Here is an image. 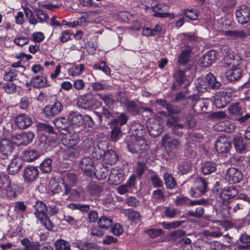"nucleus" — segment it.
I'll list each match as a JSON object with an SVG mask.
<instances>
[{
    "label": "nucleus",
    "instance_id": "obj_57",
    "mask_svg": "<svg viewBox=\"0 0 250 250\" xmlns=\"http://www.w3.org/2000/svg\"><path fill=\"white\" fill-rule=\"evenodd\" d=\"M49 187L53 193H59L62 191V186L55 181H51L50 182Z\"/></svg>",
    "mask_w": 250,
    "mask_h": 250
},
{
    "label": "nucleus",
    "instance_id": "obj_11",
    "mask_svg": "<svg viewBox=\"0 0 250 250\" xmlns=\"http://www.w3.org/2000/svg\"><path fill=\"white\" fill-rule=\"evenodd\" d=\"M39 175V171L37 167L27 166L24 170L23 177L25 182L32 183L36 181Z\"/></svg>",
    "mask_w": 250,
    "mask_h": 250
},
{
    "label": "nucleus",
    "instance_id": "obj_47",
    "mask_svg": "<svg viewBox=\"0 0 250 250\" xmlns=\"http://www.w3.org/2000/svg\"><path fill=\"white\" fill-rule=\"evenodd\" d=\"M102 145V144L101 143L99 144L94 147L93 151L92 152V157L97 160L100 159L102 157H103V155L105 152L104 150L101 148Z\"/></svg>",
    "mask_w": 250,
    "mask_h": 250
},
{
    "label": "nucleus",
    "instance_id": "obj_50",
    "mask_svg": "<svg viewBox=\"0 0 250 250\" xmlns=\"http://www.w3.org/2000/svg\"><path fill=\"white\" fill-rule=\"evenodd\" d=\"M214 104L217 108L224 107L227 104V103L225 101V97L221 96L220 94H216L214 96Z\"/></svg>",
    "mask_w": 250,
    "mask_h": 250
},
{
    "label": "nucleus",
    "instance_id": "obj_45",
    "mask_svg": "<svg viewBox=\"0 0 250 250\" xmlns=\"http://www.w3.org/2000/svg\"><path fill=\"white\" fill-rule=\"evenodd\" d=\"M73 244L80 250H91L95 249L96 247L94 244L91 243L83 242L80 241L74 243Z\"/></svg>",
    "mask_w": 250,
    "mask_h": 250
},
{
    "label": "nucleus",
    "instance_id": "obj_24",
    "mask_svg": "<svg viewBox=\"0 0 250 250\" xmlns=\"http://www.w3.org/2000/svg\"><path fill=\"white\" fill-rule=\"evenodd\" d=\"M207 201L203 199L190 200L186 197L182 196L176 199L175 204L176 206L186 205L188 206H193L197 205H206Z\"/></svg>",
    "mask_w": 250,
    "mask_h": 250
},
{
    "label": "nucleus",
    "instance_id": "obj_36",
    "mask_svg": "<svg viewBox=\"0 0 250 250\" xmlns=\"http://www.w3.org/2000/svg\"><path fill=\"white\" fill-rule=\"evenodd\" d=\"M234 146L238 153H242L247 147V145L241 137H236L233 139Z\"/></svg>",
    "mask_w": 250,
    "mask_h": 250
},
{
    "label": "nucleus",
    "instance_id": "obj_46",
    "mask_svg": "<svg viewBox=\"0 0 250 250\" xmlns=\"http://www.w3.org/2000/svg\"><path fill=\"white\" fill-rule=\"evenodd\" d=\"M94 170L93 174L99 179H104L108 175V170L105 167H95Z\"/></svg>",
    "mask_w": 250,
    "mask_h": 250
},
{
    "label": "nucleus",
    "instance_id": "obj_63",
    "mask_svg": "<svg viewBox=\"0 0 250 250\" xmlns=\"http://www.w3.org/2000/svg\"><path fill=\"white\" fill-rule=\"evenodd\" d=\"M125 105L128 112L133 113L137 111L136 103L133 101H126L125 103Z\"/></svg>",
    "mask_w": 250,
    "mask_h": 250
},
{
    "label": "nucleus",
    "instance_id": "obj_51",
    "mask_svg": "<svg viewBox=\"0 0 250 250\" xmlns=\"http://www.w3.org/2000/svg\"><path fill=\"white\" fill-rule=\"evenodd\" d=\"M34 13L36 16L41 22L46 21L49 18L48 14L41 9L36 8L34 10Z\"/></svg>",
    "mask_w": 250,
    "mask_h": 250
},
{
    "label": "nucleus",
    "instance_id": "obj_3",
    "mask_svg": "<svg viewBox=\"0 0 250 250\" xmlns=\"http://www.w3.org/2000/svg\"><path fill=\"white\" fill-rule=\"evenodd\" d=\"M196 39V36L193 33H187L185 34L184 40L187 42L181 47V52L178 56V62L183 65L187 64L189 61L192 52L191 46L189 44L192 41Z\"/></svg>",
    "mask_w": 250,
    "mask_h": 250
},
{
    "label": "nucleus",
    "instance_id": "obj_14",
    "mask_svg": "<svg viewBox=\"0 0 250 250\" xmlns=\"http://www.w3.org/2000/svg\"><path fill=\"white\" fill-rule=\"evenodd\" d=\"M0 190L3 196L8 195L12 191L9 176L2 172H0Z\"/></svg>",
    "mask_w": 250,
    "mask_h": 250
},
{
    "label": "nucleus",
    "instance_id": "obj_49",
    "mask_svg": "<svg viewBox=\"0 0 250 250\" xmlns=\"http://www.w3.org/2000/svg\"><path fill=\"white\" fill-rule=\"evenodd\" d=\"M37 145L41 149H46L50 146V142L46 135H41L38 141Z\"/></svg>",
    "mask_w": 250,
    "mask_h": 250
},
{
    "label": "nucleus",
    "instance_id": "obj_17",
    "mask_svg": "<svg viewBox=\"0 0 250 250\" xmlns=\"http://www.w3.org/2000/svg\"><path fill=\"white\" fill-rule=\"evenodd\" d=\"M146 126L150 135L154 137L159 136L163 131L162 125L154 119H149L147 122Z\"/></svg>",
    "mask_w": 250,
    "mask_h": 250
},
{
    "label": "nucleus",
    "instance_id": "obj_27",
    "mask_svg": "<svg viewBox=\"0 0 250 250\" xmlns=\"http://www.w3.org/2000/svg\"><path fill=\"white\" fill-rule=\"evenodd\" d=\"M226 176L230 183H237L242 178L241 171L233 167L228 169Z\"/></svg>",
    "mask_w": 250,
    "mask_h": 250
},
{
    "label": "nucleus",
    "instance_id": "obj_40",
    "mask_svg": "<svg viewBox=\"0 0 250 250\" xmlns=\"http://www.w3.org/2000/svg\"><path fill=\"white\" fill-rule=\"evenodd\" d=\"M216 167V164L213 161H207L202 167V172L204 175L210 174L213 172Z\"/></svg>",
    "mask_w": 250,
    "mask_h": 250
},
{
    "label": "nucleus",
    "instance_id": "obj_8",
    "mask_svg": "<svg viewBox=\"0 0 250 250\" xmlns=\"http://www.w3.org/2000/svg\"><path fill=\"white\" fill-rule=\"evenodd\" d=\"M34 138V135L32 132H24L14 136L12 141L17 146L27 145L32 142Z\"/></svg>",
    "mask_w": 250,
    "mask_h": 250
},
{
    "label": "nucleus",
    "instance_id": "obj_52",
    "mask_svg": "<svg viewBox=\"0 0 250 250\" xmlns=\"http://www.w3.org/2000/svg\"><path fill=\"white\" fill-rule=\"evenodd\" d=\"M56 250H70L69 243L63 240H60L55 242Z\"/></svg>",
    "mask_w": 250,
    "mask_h": 250
},
{
    "label": "nucleus",
    "instance_id": "obj_28",
    "mask_svg": "<svg viewBox=\"0 0 250 250\" xmlns=\"http://www.w3.org/2000/svg\"><path fill=\"white\" fill-rule=\"evenodd\" d=\"M223 35L230 40H244L247 37V34L244 31L238 30L225 31Z\"/></svg>",
    "mask_w": 250,
    "mask_h": 250
},
{
    "label": "nucleus",
    "instance_id": "obj_5",
    "mask_svg": "<svg viewBox=\"0 0 250 250\" xmlns=\"http://www.w3.org/2000/svg\"><path fill=\"white\" fill-rule=\"evenodd\" d=\"M67 120L69 122L71 128H76L82 126L85 120L90 126L94 125V122L88 115H86L85 118L78 111H70L68 113Z\"/></svg>",
    "mask_w": 250,
    "mask_h": 250
},
{
    "label": "nucleus",
    "instance_id": "obj_54",
    "mask_svg": "<svg viewBox=\"0 0 250 250\" xmlns=\"http://www.w3.org/2000/svg\"><path fill=\"white\" fill-rule=\"evenodd\" d=\"M32 102V98L30 97H23L21 99L19 106L22 109H26Z\"/></svg>",
    "mask_w": 250,
    "mask_h": 250
},
{
    "label": "nucleus",
    "instance_id": "obj_58",
    "mask_svg": "<svg viewBox=\"0 0 250 250\" xmlns=\"http://www.w3.org/2000/svg\"><path fill=\"white\" fill-rule=\"evenodd\" d=\"M45 36L41 32H34L31 37V40L35 42H41L43 41Z\"/></svg>",
    "mask_w": 250,
    "mask_h": 250
},
{
    "label": "nucleus",
    "instance_id": "obj_26",
    "mask_svg": "<svg viewBox=\"0 0 250 250\" xmlns=\"http://www.w3.org/2000/svg\"><path fill=\"white\" fill-rule=\"evenodd\" d=\"M215 130L218 131H225L227 132H231L235 129L234 125L228 121H221L213 126Z\"/></svg>",
    "mask_w": 250,
    "mask_h": 250
},
{
    "label": "nucleus",
    "instance_id": "obj_56",
    "mask_svg": "<svg viewBox=\"0 0 250 250\" xmlns=\"http://www.w3.org/2000/svg\"><path fill=\"white\" fill-rule=\"evenodd\" d=\"M79 4L82 7H99V4L93 0H78Z\"/></svg>",
    "mask_w": 250,
    "mask_h": 250
},
{
    "label": "nucleus",
    "instance_id": "obj_20",
    "mask_svg": "<svg viewBox=\"0 0 250 250\" xmlns=\"http://www.w3.org/2000/svg\"><path fill=\"white\" fill-rule=\"evenodd\" d=\"M82 170L87 175L91 176L95 168L94 162L90 157H84L80 163Z\"/></svg>",
    "mask_w": 250,
    "mask_h": 250
},
{
    "label": "nucleus",
    "instance_id": "obj_2",
    "mask_svg": "<svg viewBox=\"0 0 250 250\" xmlns=\"http://www.w3.org/2000/svg\"><path fill=\"white\" fill-rule=\"evenodd\" d=\"M237 194V190L233 186H229L224 189L217 198L216 204L215 205L216 209L220 212L224 211V216H227L229 214L230 207L229 206L230 199Z\"/></svg>",
    "mask_w": 250,
    "mask_h": 250
},
{
    "label": "nucleus",
    "instance_id": "obj_62",
    "mask_svg": "<svg viewBox=\"0 0 250 250\" xmlns=\"http://www.w3.org/2000/svg\"><path fill=\"white\" fill-rule=\"evenodd\" d=\"M14 43L18 46H23L29 42V39L23 36H18L15 38Z\"/></svg>",
    "mask_w": 250,
    "mask_h": 250
},
{
    "label": "nucleus",
    "instance_id": "obj_64",
    "mask_svg": "<svg viewBox=\"0 0 250 250\" xmlns=\"http://www.w3.org/2000/svg\"><path fill=\"white\" fill-rule=\"evenodd\" d=\"M184 15L185 17L193 21L197 20L198 17V14L197 12L192 9H187L185 10L184 11Z\"/></svg>",
    "mask_w": 250,
    "mask_h": 250
},
{
    "label": "nucleus",
    "instance_id": "obj_30",
    "mask_svg": "<svg viewBox=\"0 0 250 250\" xmlns=\"http://www.w3.org/2000/svg\"><path fill=\"white\" fill-rule=\"evenodd\" d=\"M94 100L85 95L80 97L77 100V105L84 109H90L93 106Z\"/></svg>",
    "mask_w": 250,
    "mask_h": 250
},
{
    "label": "nucleus",
    "instance_id": "obj_61",
    "mask_svg": "<svg viewBox=\"0 0 250 250\" xmlns=\"http://www.w3.org/2000/svg\"><path fill=\"white\" fill-rule=\"evenodd\" d=\"M142 4L146 10L150 9L155 10L154 6L156 5V1L155 0H143Z\"/></svg>",
    "mask_w": 250,
    "mask_h": 250
},
{
    "label": "nucleus",
    "instance_id": "obj_16",
    "mask_svg": "<svg viewBox=\"0 0 250 250\" xmlns=\"http://www.w3.org/2000/svg\"><path fill=\"white\" fill-rule=\"evenodd\" d=\"M80 141V137L77 132H68L63 135L62 142L66 147L76 146Z\"/></svg>",
    "mask_w": 250,
    "mask_h": 250
},
{
    "label": "nucleus",
    "instance_id": "obj_43",
    "mask_svg": "<svg viewBox=\"0 0 250 250\" xmlns=\"http://www.w3.org/2000/svg\"><path fill=\"white\" fill-rule=\"evenodd\" d=\"M229 113L234 117H238L242 115L243 111L239 104L237 102L232 103L228 108Z\"/></svg>",
    "mask_w": 250,
    "mask_h": 250
},
{
    "label": "nucleus",
    "instance_id": "obj_59",
    "mask_svg": "<svg viewBox=\"0 0 250 250\" xmlns=\"http://www.w3.org/2000/svg\"><path fill=\"white\" fill-rule=\"evenodd\" d=\"M140 213L133 209H130L128 210V217L132 221L137 222L140 220Z\"/></svg>",
    "mask_w": 250,
    "mask_h": 250
},
{
    "label": "nucleus",
    "instance_id": "obj_29",
    "mask_svg": "<svg viewBox=\"0 0 250 250\" xmlns=\"http://www.w3.org/2000/svg\"><path fill=\"white\" fill-rule=\"evenodd\" d=\"M171 119L172 120H168L167 121V125L172 129L174 134L177 136H181L183 133L181 130L184 128L185 125L182 124L178 123L177 119L174 117H172Z\"/></svg>",
    "mask_w": 250,
    "mask_h": 250
},
{
    "label": "nucleus",
    "instance_id": "obj_4",
    "mask_svg": "<svg viewBox=\"0 0 250 250\" xmlns=\"http://www.w3.org/2000/svg\"><path fill=\"white\" fill-rule=\"evenodd\" d=\"M36 210L35 215L40 221V223L44 226L48 230L52 229V224L46 215V207L42 201H37L34 205Z\"/></svg>",
    "mask_w": 250,
    "mask_h": 250
},
{
    "label": "nucleus",
    "instance_id": "obj_15",
    "mask_svg": "<svg viewBox=\"0 0 250 250\" xmlns=\"http://www.w3.org/2000/svg\"><path fill=\"white\" fill-rule=\"evenodd\" d=\"M125 180V174L123 170L114 167L111 170L109 175V180L112 185H117Z\"/></svg>",
    "mask_w": 250,
    "mask_h": 250
},
{
    "label": "nucleus",
    "instance_id": "obj_31",
    "mask_svg": "<svg viewBox=\"0 0 250 250\" xmlns=\"http://www.w3.org/2000/svg\"><path fill=\"white\" fill-rule=\"evenodd\" d=\"M29 84L36 88H42L49 85L46 78L42 76H36L33 78L30 83H27V85Z\"/></svg>",
    "mask_w": 250,
    "mask_h": 250
},
{
    "label": "nucleus",
    "instance_id": "obj_12",
    "mask_svg": "<svg viewBox=\"0 0 250 250\" xmlns=\"http://www.w3.org/2000/svg\"><path fill=\"white\" fill-rule=\"evenodd\" d=\"M62 184L64 188V191L63 193V195H67L70 192V186H74L77 181V177L76 174L74 173H67L64 175L62 179Z\"/></svg>",
    "mask_w": 250,
    "mask_h": 250
},
{
    "label": "nucleus",
    "instance_id": "obj_6",
    "mask_svg": "<svg viewBox=\"0 0 250 250\" xmlns=\"http://www.w3.org/2000/svg\"><path fill=\"white\" fill-rule=\"evenodd\" d=\"M127 147L129 151L132 153H141L148 148L146 140L140 137L132 136L127 142Z\"/></svg>",
    "mask_w": 250,
    "mask_h": 250
},
{
    "label": "nucleus",
    "instance_id": "obj_10",
    "mask_svg": "<svg viewBox=\"0 0 250 250\" xmlns=\"http://www.w3.org/2000/svg\"><path fill=\"white\" fill-rule=\"evenodd\" d=\"M236 17L238 23L244 24L250 20V9L246 5L238 7L235 12Z\"/></svg>",
    "mask_w": 250,
    "mask_h": 250
},
{
    "label": "nucleus",
    "instance_id": "obj_9",
    "mask_svg": "<svg viewBox=\"0 0 250 250\" xmlns=\"http://www.w3.org/2000/svg\"><path fill=\"white\" fill-rule=\"evenodd\" d=\"M195 187L191 188L189 194L193 197H197L203 194L207 190V184L205 181L201 177L197 178L194 181Z\"/></svg>",
    "mask_w": 250,
    "mask_h": 250
},
{
    "label": "nucleus",
    "instance_id": "obj_25",
    "mask_svg": "<svg viewBox=\"0 0 250 250\" xmlns=\"http://www.w3.org/2000/svg\"><path fill=\"white\" fill-rule=\"evenodd\" d=\"M22 165V161L18 157L12 159L11 163L8 165L7 170L11 175H14L19 172Z\"/></svg>",
    "mask_w": 250,
    "mask_h": 250
},
{
    "label": "nucleus",
    "instance_id": "obj_23",
    "mask_svg": "<svg viewBox=\"0 0 250 250\" xmlns=\"http://www.w3.org/2000/svg\"><path fill=\"white\" fill-rule=\"evenodd\" d=\"M63 109V105L60 102H56L54 104L48 105L43 109L44 113L47 116H54L59 114Z\"/></svg>",
    "mask_w": 250,
    "mask_h": 250
},
{
    "label": "nucleus",
    "instance_id": "obj_60",
    "mask_svg": "<svg viewBox=\"0 0 250 250\" xmlns=\"http://www.w3.org/2000/svg\"><path fill=\"white\" fill-rule=\"evenodd\" d=\"M178 213V210L172 207H166L164 211L165 215L168 218H173Z\"/></svg>",
    "mask_w": 250,
    "mask_h": 250
},
{
    "label": "nucleus",
    "instance_id": "obj_33",
    "mask_svg": "<svg viewBox=\"0 0 250 250\" xmlns=\"http://www.w3.org/2000/svg\"><path fill=\"white\" fill-rule=\"evenodd\" d=\"M54 123L55 125L58 128L66 131H69L71 127L69 122L64 117H62L56 119L54 120Z\"/></svg>",
    "mask_w": 250,
    "mask_h": 250
},
{
    "label": "nucleus",
    "instance_id": "obj_37",
    "mask_svg": "<svg viewBox=\"0 0 250 250\" xmlns=\"http://www.w3.org/2000/svg\"><path fill=\"white\" fill-rule=\"evenodd\" d=\"M85 69V66L83 64H74L69 69L67 72L70 76H78L81 75Z\"/></svg>",
    "mask_w": 250,
    "mask_h": 250
},
{
    "label": "nucleus",
    "instance_id": "obj_55",
    "mask_svg": "<svg viewBox=\"0 0 250 250\" xmlns=\"http://www.w3.org/2000/svg\"><path fill=\"white\" fill-rule=\"evenodd\" d=\"M205 211L204 208L203 207H198L196 208L195 211L194 210H188L187 212V214L190 216L200 218L204 214Z\"/></svg>",
    "mask_w": 250,
    "mask_h": 250
},
{
    "label": "nucleus",
    "instance_id": "obj_41",
    "mask_svg": "<svg viewBox=\"0 0 250 250\" xmlns=\"http://www.w3.org/2000/svg\"><path fill=\"white\" fill-rule=\"evenodd\" d=\"M113 224V219L110 216H103L98 220V225L100 228L106 229Z\"/></svg>",
    "mask_w": 250,
    "mask_h": 250
},
{
    "label": "nucleus",
    "instance_id": "obj_48",
    "mask_svg": "<svg viewBox=\"0 0 250 250\" xmlns=\"http://www.w3.org/2000/svg\"><path fill=\"white\" fill-rule=\"evenodd\" d=\"M164 178L166 187L170 189H173L176 186V182L174 178L169 173H166L164 175Z\"/></svg>",
    "mask_w": 250,
    "mask_h": 250
},
{
    "label": "nucleus",
    "instance_id": "obj_32",
    "mask_svg": "<svg viewBox=\"0 0 250 250\" xmlns=\"http://www.w3.org/2000/svg\"><path fill=\"white\" fill-rule=\"evenodd\" d=\"M41 154L34 149L26 150L23 151L21 155L22 159L28 162H31L39 158Z\"/></svg>",
    "mask_w": 250,
    "mask_h": 250
},
{
    "label": "nucleus",
    "instance_id": "obj_35",
    "mask_svg": "<svg viewBox=\"0 0 250 250\" xmlns=\"http://www.w3.org/2000/svg\"><path fill=\"white\" fill-rule=\"evenodd\" d=\"M111 131V139L113 141H116L122 136V132L121 127L117 126L115 121H112L110 125Z\"/></svg>",
    "mask_w": 250,
    "mask_h": 250
},
{
    "label": "nucleus",
    "instance_id": "obj_13",
    "mask_svg": "<svg viewBox=\"0 0 250 250\" xmlns=\"http://www.w3.org/2000/svg\"><path fill=\"white\" fill-rule=\"evenodd\" d=\"M230 140L225 136L220 137L216 141L215 149L219 153H227L231 148Z\"/></svg>",
    "mask_w": 250,
    "mask_h": 250
},
{
    "label": "nucleus",
    "instance_id": "obj_1",
    "mask_svg": "<svg viewBox=\"0 0 250 250\" xmlns=\"http://www.w3.org/2000/svg\"><path fill=\"white\" fill-rule=\"evenodd\" d=\"M221 52L224 55V63L228 67L226 72L228 80L230 81L238 80L242 74L241 68V58L238 55H235L227 45L222 47Z\"/></svg>",
    "mask_w": 250,
    "mask_h": 250
},
{
    "label": "nucleus",
    "instance_id": "obj_19",
    "mask_svg": "<svg viewBox=\"0 0 250 250\" xmlns=\"http://www.w3.org/2000/svg\"><path fill=\"white\" fill-rule=\"evenodd\" d=\"M169 134H166L162 138V145L166 149L171 150L178 149L180 146V143L177 139H171Z\"/></svg>",
    "mask_w": 250,
    "mask_h": 250
},
{
    "label": "nucleus",
    "instance_id": "obj_34",
    "mask_svg": "<svg viewBox=\"0 0 250 250\" xmlns=\"http://www.w3.org/2000/svg\"><path fill=\"white\" fill-rule=\"evenodd\" d=\"M103 159L105 163L113 165L118 161V157L114 150H109L104 153Z\"/></svg>",
    "mask_w": 250,
    "mask_h": 250
},
{
    "label": "nucleus",
    "instance_id": "obj_18",
    "mask_svg": "<svg viewBox=\"0 0 250 250\" xmlns=\"http://www.w3.org/2000/svg\"><path fill=\"white\" fill-rule=\"evenodd\" d=\"M15 122L19 128L25 129L31 125L32 119L25 114H20L16 117Z\"/></svg>",
    "mask_w": 250,
    "mask_h": 250
},
{
    "label": "nucleus",
    "instance_id": "obj_22",
    "mask_svg": "<svg viewBox=\"0 0 250 250\" xmlns=\"http://www.w3.org/2000/svg\"><path fill=\"white\" fill-rule=\"evenodd\" d=\"M217 58L216 52L214 50L206 53L200 60V65L202 67L211 65Z\"/></svg>",
    "mask_w": 250,
    "mask_h": 250
},
{
    "label": "nucleus",
    "instance_id": "obj_39",
    "mask_svg": "<svg viewBox=\"0 0 250 250\" xmlns=\"http://www.w3.org/2000/svg\"><path fill=\"white\" fill-rule=\"evenodd\" d=\"M20 242L23 247L22 250H40V245L31 242L27 238L21 239Z\"/></svg>",
    "mask_w": 250,
    "mask_h": 250
},
{
    "label": "nucleus",
    "instance_id": "obj_42",
    "mask_svg": "<svg viewBox=\"0 0 250 250\" xmlns=\"http://www.w3.org/2000/svg\"><path fill=\"white\" fill-rule=\"evenodd\" d=\"M206 80L209 86L216 89L221 86V83L216 80V77L211 73H208L206 76Z\"/></svg>",
    "mask_w": 250,
    "mask_h": 250
},
{
    "label": "nucleus",
    "instance_id": "obj_21",
    "mask_svg": "<svg viewBox=\"0 0 250 250\" xmlns=\"http://www.w3.org/2000/svg\"><path fill=\"white\" fill-rule=\"evenodd\" d=\"M155 10H152L154 12L153 16L159 18H167L169 19H173L174 15L172 13L167 12H162L161 11L167 10L168 6L164 3H159L156 1V5L154 6Z\"/></svg>",
    "mask_w": 250,
    "mask_h": 250
},
{
    "label": "nucleus",
    "instance_id": "obj_38",
    "mask_svg": "<svg viewBox=\"0 0 250 250\" xmlns=\"http://www.w3.org/2000/svg\"><path fill=\"white\" fill-rule=\"evenodd\" d=\"M67 147V148L64 151V153L68 159H73L74 158L78 157L81 150L80 147L79 146Z\"/></svg>",
    "mask_w": 250,
    "mask_h": 250
},
{
    "label": "nucleus",
    "instance_id": "obj_7",
    "mask_svg": "<svg viewBox=\"0 0 250 250\" xmlns=\"http://www.w3.org/2000/svg\"><path fill=\"white\" fill-rule=\"evenodd\" d=\"M14 143L12 140L8 139H2L0 140V152L2 160L7 159L14 150Z\"/></svg>",
    "mask_w": 250,
    "mask_h": 250
},
{
    "label": "nucleus",
    "instance_id": "obj_53",
    "mask_svg": "<svg viewBox=\"0 0 250 250\" xmlns=\"http://www.w3.org/2000/svg\"><path fill=\"white\" fill-rule=\"evenodd\" d=\"M2 88L8 94H13L16 92L17 85L12 82H7L4 83Z\"/></svg>",
    "mask_w": 250,
    "mask_h": 250
},
{
    "label": "nucleus",
    "instance_id": "obj_44",
    "mask_svg": "<svg viewBox=\"0 0 250 250\" xmlns=\"http://www.w3.org/2000/svg\"><path fill=\"white\" fill-rule=\"evenodd\" d=\"M52 159L49 158H47L40 165V168L42 173H49L52 170Z\"/></svg>",
    "mask_w": 250,
    "mask_h": 250
}]
</instances>
